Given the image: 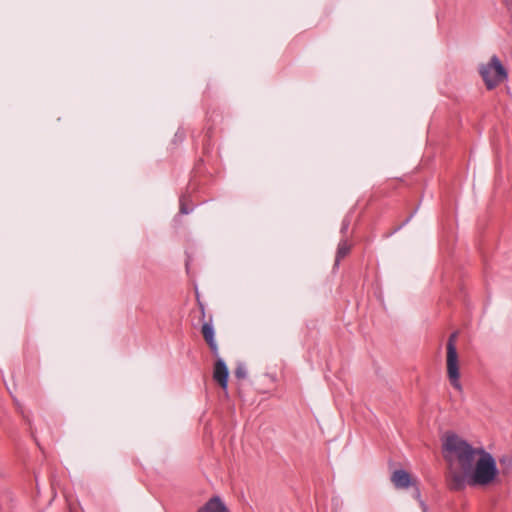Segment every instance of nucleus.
Instances as JSON below:
<instances>
[{
    "mask_svg": "<svg viewBox=\"0 0 512 512\" xmlns=\"http://www.w3.org/2000/svg\"><path fill=\"white\" fill-rule=\"evenodd\" d=\"M443 457L448 464V487L460 491L467 486V473L483 448H475L460 436L447 434L442 443Z\"/></svg>",
    "mask_w": 512,
    "mask_h": 512,
    "instance_id": "f257e3e1",
    "label": "nucleus"
},
{
    "mask_svg": "<svg viewBox=\"0 0 512 512\" xmlns=\"http://www.w3.org/2000/svg\"><path fill=\"white\" fill-rule=\"evenodd\" d=\"M499 473L495 458L483 449L467 473V485L488 486L496 480Z\"/></svg>",
    "mask_w": 512,
    "mask_h": 512,
    "instance_id": "f03ea898",
    "label": "nucleus"
},
{
    "mask_svg": "<svg viewBox=\"0 0 512 512\" xmlns=\"http://www.w3.org/2000/svg\"><path fill=\"white\" fill-rule=\"evenodd\" d=\"M458 337V332H453L447 341L446 349V366H447V376L450 384L459 392H462V384L460 382V371H459V358L456 348V340Z\"/></svg>",
    "mask_w": 512,
    "mask_h": 512,
    "instance_id": "7ed1b4c3",
    "label": "nucleus"
},
{
    "mask_svg": "<svg viewBox=\"0 0 512 512\" xmlns=\"http://www.w3.org/2000/svg\"><path fill=\"white\" fill-rule=\"evenodd\" d=\"M479 72L489 90L495 88L507 78V71L496 55L491 57L488 64L482 65Z\"/></svg>",
    "mask_w": 512,
    "mask_h": 512,
    "instance_id": "20e7f679",
    "label": "nucleus"
},
{
    "mask_svg": "<svg viewBox=\"0 0 512 512\" xmlns=\"http://www.w3.org/2000/svg\"><path fill=\"white\" fill-rule=\"evenodd\" d=\"M391 482L397 489H407L410 486L414 487V497L420 500V490L417 486V481L405 470H395L391 475Z\"/></svg>",
    "mask_w": 512,
    "mask_h": 512,
    "instance_id": "39448f33",
    "label": "nucleus"
},
{
    "mask_svg": "<svg viewBox=\"0 0 512 512\" xmlns=\"http://www.w3.org/2000/svg\"><path fill=\"white\" fill-rule=\"evenodd\" d=\"M229 371L225 362L217 357L213 367V379L223 390H227Z\"/></svg>",
    "mask_w": 512,
    "mask_h": 512,
    "instance_id": "423d86ee",
    "label": "nucleus"
},
{
    "mask_svg": "<svg viewBox=\"0 0 512 512\" xmlns=\"http://www.w3.org/2000/svg\"><path fill=\"white\" fill-rule=\"evenodd\" d=\"M201 333L203 335L204 340L208 344L212 354L215 357H218V345L214 338V328H213L211 322H205L202 325Z\"/></svg>",
    "mask_w": 512,
    "mask_h": 512,
    "instance_id": "0eeeda50",
    "label": "nucleus"
},
{
    "mask_svg": "<svg viewBox=\"0 0 512 512\" xmlns=\"http://www.w3.org/2000/svg\"><path fill=\"white\" fill-rule=\"evenodd\" d=\"M197 512H228V508L219 496H213Z\"/></svg>",
    "mask_w": 512,
    "mask_h": 512,
    "instance_id": "6e6552de",
    "label": "nucleus"
},
{
    "mask_svg": "<svg viewBox=\"0 0 512 512\" xmlns=\"http://www.w3.org/2000/svg\"><path fill=\"white\" fill-rule=\"evenodd\" d=\"M351 247L352 245L346 239H342L339 242L334 263L335 267H337L340 264V261L349 254Z\"/></svg>",
    "mask_w": 512,
    "mask_h": 512,
    "instance_id": "1a4fd4ad",
    "label": "nucleus"
},
{
    "mask_svg": "<svg viewBox=\"0 0 512 512\" xmlns=\"http://www.w3.org/2000/svg\"><path fill=\"white\" fill-rule=\"evenodd\" d=\"M499 464L501 470H499L503 475H509L512 473V456L511 455H503L499 458Z\"/></svg>",
    "mask_w": 512,
    "mask_h": 512,
    "instance_id": "9d476101",
    "label": "nucleus"
},
{
    "mask_svg": "<svg viewBox=\"0 0 512 512\" xmlns=\"http://www.w3.org/2000/svg\"><path fill=\"white\" fill-rule=\"evenodd\" d=\"M234 375L237 379H245L247 376L246 367L243 364H238L234 370Z\"/></svg>",
    "mask_w": 512,
    "mask_h": 512,
    "instance_id": "9b49d317",
    "label": "nucleus"
},
{
    "mask_svg": "<svg viewBox=\"0 0 512 512\" xmlns=\"http://www.w3.org/2000/svg\"><path fill=\"white\" fill-rule=\"evenodd\" d=\"M349 225H350V220L348 218H345L343 221H342V225H341V233L342 234H346L348 228H349Z\"/></svg>",
    "mask_w": 512,
    "mask_h": 512,
    "instance_id": "f8f14e48",
    "label": "nucleus"
},
{
    "mask_svg": "<svg viewBox=\"0 0 512 512\" xmlns=\"http://www.w3.org/2000/svg\"><path fill=\"white\" fill-rule=\"evenodd\" d=\"M180 212L182 214H188L190 212V210H188V208L183 203H181Z\"/></svg>",
    "mask_w": 512,
    "mask_h": 512,
    "instance_id": "ddd939ff",
    "label": "nucleus"
},
{
    "mask_svg": "<svg viewBox=\"0 0 512 512\" xmlns=\"http://www.w3.org/2000/svg\"><path fill=\"white\" fill-rule=\"evenodd\" d=\"M420 504H421L423 510L425 511L426 510V505L422 501H420Z\"/></svg>",
    "mask_w": 512,
    "mask_h": 512,
    "instance_id": "4468645a",
    "label": "nucleus"
},
{
    "mask_svg": "<svg viewBox=\"0 0 512 512\" xmlns=\"http://www.w3.org/2000/svg\"><path fill=\"white\" fill-rule=\"evenodd\" d=\"M201 309H202V312L204 313V306L201 304Z\"/></svg>",
    "mask_w": 512,
    "mask_h": 512,
    "instance_id": "2eb2a0df",
    "label": "nucleus"
}]
</instances>
